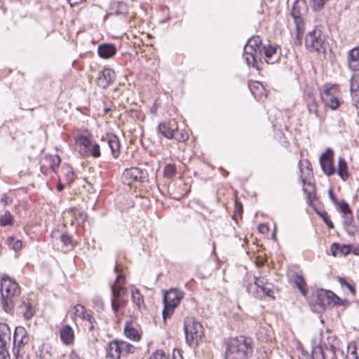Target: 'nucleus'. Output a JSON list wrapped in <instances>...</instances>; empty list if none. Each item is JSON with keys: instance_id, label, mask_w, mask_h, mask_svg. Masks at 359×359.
<instances>
[{"instance_id": "obj_1", "label": "nucleus", "mask_w": 359, "mask_h": 359, "mask_svg": "<svg viewBox=\"0 0 359 359\" xmlns=\"http://www.w3.org/2000/svg\"><path fill=\"white\" fill-rule=\"evenodd\" d=\"M252 341L243 336L231 338L226 344V359H248L252 354Z\"/></svg>"}, {"instance_id": "obj_2", "label": "nucleus", "mask_w": 359, "mask_h": 359, "mask_svg": "<svg viewBox=\"0 0 359 359\" xmlns=\"http://www.w3.org/2000/svg\"><path fill=\"white\" fill-rule=\"evenodd\" d=\"M1 293L4 310L7 313H12L20 294L18 283L8 276H3L1 280Z\"/></svg>"}, {"instance_id": "obj_3", "label": "nucleus", "mask_w": 359, "mask_h": 359, "mask_svg": "<svg viewBox=\"0 0 359 359\" xmlns=\"http://www.w3.org/2000/svg\"><path fill=\"white\" fill-rule=\"evenodd\" d=\"M309 303L313 311L321 313L327 306L342 305L343 301L332 291L320 289L312 293Z\"/></svg>"}, {"instance_id": "obj_4", "label": "nucleus", "mask_w": 359, "mask_h": 359, "mask_svg": "<svg viewBox=\"0 0 359 359\" xmlns=\"http://www.w3.org/2000/svg\"><path fill=\"white\" fill-rule=\"evenodd\" d=\"M184 331L187 343L190 346H196L204 335L202 324L192 316L184 318Z\"/></svg>"}, {"instance_id": "obj_5", "label": "nucleus", "mask_w": 359, "mask_h": 359, "mask_svg": "<svg viewBox=\"0 0 359 359\" xmlns=\"http://www.w3.org/2000/svg\"><path fill=\"white\" fill-rule=\"evenodd\" d=\"M262 41L259 36L250 38L244 47L243 57L248 65L259 69L258 60H262Z\"/></svg>"}, {"instance_id": "obj_6", "label": "nucleus", "mask_w": 359, "mask_h": 359, "mask_svg": "<svg viewBox=\"0 0 359 359\" xmlns=\"http://www.w3.org/2000/svg\"><path fill=\"white\" fill-rule=\"evenodd\" d=\"M308 11V8L304 0H296L293 4L291 15L296 25L297 44H300L301 39L304 31V17Z\"/></svg>"}, {"instance_id": "obj_7", "label": "nucleus", "mask_w": 359, "mask_h": 359, "mask_svg": "<svg viewBox=\"0 0 359 359\" xmlns=\"http://www.w3.org/2000/svg\"><path fill=\"white\" fill-rule=\"evenodd\" d=\"M134 351L135 347L132 344L123 341L113 340L107 346V358L121 359Z\"/></svg>"}, {"instance_id": "obj_8", "label": "nucleus", "mask_w": 359, "mask_h": 359, "mask_svg": "<svg viewBox=\"0 0 359 359\" xmlns=\"http://www.w3.org/2000/svg\"><path fill=\"white\" fill-rule=\"evenodd\" d=\"M183 297V292L175 289H170L164 294L163 299L164 304L163 317L164 319L170 317Z\"/></svg>"}, {"instance_id": "obj_9", "label": "nucleus", "mask_w": 359, "mask_h": 359, "mask_svg": "<svg viewBox=\"0 0 359 359\" xmlns=\"http://www.w3.org/2000/svg\"><path fill=\"white\" fill-rule=\"evenodd\" d=\"M341 93L337 84H325L321 93V99L324 104L332 109H336L340 104Z\"/></svg>"}, {"instance_id": "obj_10", "label": "nucleus", "mask_w": 359, "mask_h": 359, "mask_svg": "<svg viewBox=\"0 0 359 359\" xmlns=\"http://www.w3.org/2000/svg\"><path fill=\"white\" fill-rule=\"evenodd\" d=\"M76 143L80 147V154L84 156H91L93 158H99L101 155L100 145L93 142L90 136L79 135L76 138Z\"/></svg>"}, {"instance_id": "obj_11", "label": "nucleus", "mask_w": 359, "mask_h": 359, "mask_svg": "<svg viewBox=\"0 0 359 359\" xmlns=\"http://www.w3.org/2000/svg\"><path fill=\"white\" fill-rule=\"evenodd\" d=\"M29 337L22 327H16L14 332L13 355L16 358L22 357L25 353V347L28 344Z\"/></svg>"}, {"instance_id": "obj_12", "label": "nucleus", "mask_w": 359, "mask_h": 359, "mask_svg": "<svg viewBox=\"0 0 359 359\" xmlns=\"http://www.w3.org/2000/svg\"><path fill=\"white\" fill-rule=\"evenodd\" d=\"M112 297L111 308L114 313H117L120 308L125 307L127 304L128 290L125 286L111 285Z\"/></svg>"}, {"instance_id": "obj_13", "label": "nucleus", "mask_w": 359, "mask_h": 359, "mask_svg": "<svg viewBox=\"0 0 359 359\" xmlns=\"http://www.w3.org/2000/svg\"><path fill=\"white\" fill-rule=\"evenodd\" d=\"M324 44L325 37L318 29H314L306 36L305 45L311 51H320L324 48Z\"/></svg>"}, {"instance_id": "obj_14", "label": "nucleus", "mask_w": 359, "mask_h": 359, "mask_svg": "<svg viewBox=\"0 0 359 359\" xmlns=\"http://www.w3.org/2000/svg\"><path fill=\"white\" fill-rule=\"evenodd\" d=\"M333 151L327 148L320 157V163L324 173L331 176L335 173V168L333 164Z\"/></svg>"}, {"instance_id": "obj_15", "label": "nucleus", "mask_w": 359, "mask_h": 359, "mask_svg": "<svg viewBox=\"0 0 359 359\" xmlns=\"http://www.w3.org/2000/svg\"><path fill=\"white\" fill-rule=\"evenodd\" d=\"M11 330L9 327L3 323H0V358L6 359L8 355L6 344L11 339Z\"/></svg>"}, {"instance_id": "obj_16", "label": "nucleus", "mask_w": 359, "mask_h": 359, "mask_svg": "<svg viewBox=\"0 0 359 359\" xmlns=\"http://www.w3.org/2000/svg\"><path fill=\"white\" fill-rule=\"evenodd\" d=\"M115 79V72L109 68H105L99 73L97 84L102 88H107Z\"/></svg>"}, {"instance_id": "obj_17", "label": "nucleus", "mask_w": 359, "mask_h": 359, "mask_svg": "<svg viewBox=\"0 0 359 359\" xmlns=\"http://www.w3.org/2000/svg\"><path fill=\"white\" fill-rule=\"evenodd\" d=\"M143 172L138 168L126 169L121 179L125 184L130 185L133 182L139 181L142 177Z\"/></svg>"}, {"instance_id": "obj_18", "label": "nucleus", "mask_w": 359, "mask_h": 359, "mask_svg": "<svg viewBox=\"0 0 359 359\" xmlns=\"http://www.w3.org/2000/svg\"><path fill=\"white\" fill-rule=\"evenodd\" d=\"M18 309L26 320L32 318L36 312L34 302L29 299H22Z\"/></svg>"}, {"instance_id": "obj_19", "label": "nucleus", "mask_w": 359, "mask_h": 359, "mask_svg": "<svg viewBox=\"0 0 359 359\" xmlns=\"http://www.w3.org/2000/svg\"><path fill=\"white\" fill-rule=\"evenodd\" d=\"M262 49V59L263 58L266 63L274 64L279 60L280 53L276 46H264Z\"/></svg>"}, {"instance_id": "obj_20", "label": "nucleus", "mask_w": 359, "mask_h": 359, "mask_svg": "<svg viewBox=\"0 0 359 359\" xmlns=\"http://www.w3.org/2000/svg\"><path fill=\"white\" fill-rule=\"evenodd\" d=\"M74 316L83 320H87L90 324V329H93L95 318L92 316L90 313H87L86 308L81 304H76L74 306Z\"/></svg>"}, {"instance_id": "obj_21", "label": "nucleus", "mask_w": 359, "mask_h": 359, "mask_svg": "<svg viewBox=\"0 0 359 359\" xmlns=\"http://www.w3.org/2000/svg\"><path fill=\"white\" fill-rule=\"evenodd\" d=\"M177 128L174 123L170 122H164L158 125V132L167 139H173Z\"/></svg>"}, {"instance_id": "obj_22", "label": "nucleus", "mask_w": 359, "mask_h": 359, "mask_svg": "<svg viewBox=\"0 0 359 359\" xmlns=\"http://www.w3.org/2000/svg\"><path fill=\"white\" fill-rule=\"evenodd\" d=\"M60 337L64 344L71 345L74 341V332L70 325H66L60 328Z\"/></svg>"}, {"instance_id": "obj_23", "label": "nucleus", "mask_w": 359, "mask_h": 359, "mask_svg": "<svg viewBox=\"0 0 359 359\" xmlns=\"http://www.w3.org/2000/svg\"><path fill=\"white\" fill-rule=\"evenodd\" d=\"M106 140L111 149L112 156L116 158L120 154V142L118 137L112 133H108L106 135Z\"/></svg>"}, {"instance_id": "obj_24", "label": "nucleus", "mask_w": 359, "mask_h": 359, "mask_svg": "<svg viewBox=\"0 0 359 359\" xmlns=\"http://www.w3.org/2000/svg\"><path fill=\"white\" fill-rule=\"evenodd\" d=\"M249 89L252 94L258 100H263L266 97V93L264 86L259 81H252L249 83Z\"/></svg>"}, {"instance_id": "obj_25", "label": "nucleus", "mask_w": 359, "mask_h": 359, "mask_svg": "<svg viewBox=\"0 0 359 359\" xmlns=\"http://www.w3.org/2000/svg\"><path fill=\"white\" fill-rule=\"evenodd\" d=\"M248 292L259 299H262L266 297L274 299L272 285H265L264 287H257V288H254V290Z\"/></svg>"}, {"instance_id": "obj_26", "label": "nucleus", "mask_w": 359, "mask_h": 359, "mask_svg": "<svg viewBox=\"0 0 359 359\" xmlns=\"http://www.w3.org/2000/svg\"><path fill=\"white\" fill-rule=\"evenodd\" d=\"M348 64L351 69L359 70V46L349 50Z\"/></svg>"}, {"instance_id": "obj_27", "label": "nucleus", "mask_w": 359, "mask_h": 359, "mask_svg": "<svg viewBox=\"0 0 359 359\" xmlns=\"http://www.w3.org/2000/svg\"><path fill=\"white\" fill-rule=\"evenodd\" d=\"M299 168H300V178L302 182L303 189L304 191H307V189L305 188V185L306 184L307 180L309 179V177L312 175V170L309 167V165L308 163H306V168H303V162L300 161L299 163ZM309 197L311 195V190L308 191Z\"/></svg>"}, {"instance_id": "obj_28", "label": "nucleus", "mask_w": 359, "mask_h": 359, "mask_svg": "<svg viewBox=\"0 0 359 359\" xmlns=\"http://www.w3.org/2000/svg\"><path fill=\"white\" fill-rule=\"evenodd\" d=\"M97 51L100 57L107 59L115 55L116 48L112 44L105 43L100 45Z\"/></svg>"}, {"instance_id": "obj_29", "label": "nucleus", "mask_w": 359, "mask_h": 359, "mask_svg": "<svg viewBox=\"0 0 359 359\" xmlns=\"http://www.w3.org/2000/svg\"><path fill=\"white\" fill-rule=\"evenodd\" d=\"M124 333L126 337L131 340L139 341L140 339V334L133 327L132 320L126 321L124 326Z\"/></svg>"}, {"instance_id": "obj_30", "label": "nucleus", "mask_w": 359, "mask_h": 359, "mask_svg": "<svg viewBox=\"0 0 359 359\" xmlns=\"http://www.w3.org/2000/svg\"><path fill=\"white\" fill-rule=\"evenodd\" d=\"M350 88L353 100L355 102H359V74L352 76Z\"/></svg>"}, {"instance_id": "obj_31", "label": "nucleus", "mask_w": 359, "mask_h": 359, "mask_svg": "<svg viewBox=\"0 0 359 359\" xmlns=\"http://www.w3.org/2000/svg\"><path fill=\"white\" fill-rule=\"evenodd\" d=\"M306 101L309 113L314 114L316 118H319L318 106L316 99L313 95H308Z\"/></svg>"}, {"instance_id": "obj_32", "label": "nucleus", "mask_w": 359, "mask_h": 359, "mask_svg": "<svg viewBox=\"0 0 359 359\" xmlns=\"http://www.w3.org/2000/svg\"><path fill=\"white\" fill-rule=\"evenodd\" d=\"M338 175L344 181L349 177L346 162L342 157H339L338 161Z\"/></svg>"}, {"instance_id": "obj_33", "label": "nucleus", "mask_w": 359, "mask_h": 359, "mask_svg": "<svg viewBox=\"0 0 359 359\" xmlns=\"http://www.w3.org/2000/svg\"><path fill=\"white\" fill-rule=\"evenodd\" d=\"M132 300L136 306L140 309L144 305V297L140 290L135 287H131Z\"/></svg>"}, {"instance_id": "obj_34", "label": "nucleus", "mask_w": 359, "mask_h": 359, "mask_svg": "<svg viewBox=\"0 0 359 359\" xmlns=\"http://www.w3.org/2000/svg\"><path fill=\"white\" fill-rule=\"evenodd\" d=\"M293 281L297 287L299 288L302 294L306 297L307 293L306 284L304 278L301 275H295L293 277Z\"/></svg>"}, {"instance_id": "obj_35", "label": "nucleus", "mask_w": 359, "mask_h": 359, "mask_svg": "<svg viewBox=\"0 0 359 359\" xmlns=\"http://www.w3.org/2000/svg\"><path fill=\"white\" fill-rule=\"evenodd\" d=\"M271 285L267 280V279L264 277H259L255 278V282L252 284H250L248 287V291L254 290V288H257V287H264L265 285Z\"/></svg>"}, {"instance_id": "obj_36", "label": "nucleus", "mask_w": 359, "mask_h": 359, "mask_svg": "<svg viewBox=\"0 0 359 359\" xmlns=\"http://www.w3.org/2000/svg\"><path fill=\"white\" fill-rule=\"evenodd\" d=\"M332 250L333 255L337 256L339 252H341L343 255L348 254L349 248L346 245L341 246L339 244L333 243L332 245Z\"/></svg>"}, {"instance_id": "obj_37", "label": "nucleus", "mask_w": 359, "mask_h": 359, "mask_svg": "<svg viewBox=\"0 0 359 359\" xmlns=\"http://www.w3.org/2000/svg\"><path fill=\"white\" fill-rule=\"evenodd\" d=\"M13 217L9 211H6L4 215L0 217V224L2 226L11 225L13 224Z\"/></svg>"}, {"instance_id": "obj_38", "label": "nucleus", "mask_w": 359, "mask_h": 359, "mask_svg": "<svg viewBox=\"0 0 359 359\" xmlns=\"http://www.w3.org/2000/svg\"><path fill=\"white\" fill-rule=\"evenodd\" d=\"M7 242L9 247L13 248L15 251L20 250L22 247V241L15 240L13 236L9 237Z\"/></svg>"}, {"instance_id": "obj_39", "label": "nucleus", "mask_w": 359, "mask_h": 359, "mask_svg": "<svg viewBox=\"0 0 359 359\" xmlns=\"http://www.w3.org/2000/svg\"><path fill=\"white\" fill-rule=\"evenodd\" d=\"M358 354L356 344L355 342H351L347 346L346 359L353 358L354 355Z\"/></svg>"}, {"instance_id": "obj_40", "label": "nucleus", "mask_w": 359, "mask_h": 359, "mask_svg": "<svg viewBox=\"0 0 359 359\" xmlns=\"http://www.w3.org/2000/svg\"><path fill=\"white\" fill-rule=\"evenodd\" d=\"M176 174V168L174 164H168L164 168V176L167 178H172Z\"/></svg>"}, {"instance_id": "obj_41", "label": "nucleus", "mask_w": 359, "mask_h": 359, "mask_svg": "<svg viewBox=\"0 0 359 359\" xmlns=\"http://www.w3.org/2000/svg\"><path fill=\"white\" fill-rule=\"evenodd\" d=\"M313 359H325V353L320 346H316L313 348L311 353Z\"/></svg>"}, {"instance_id": "obj_42", "label": "nucleus", "mask_w": 359, "mask_h": 359, "mask_svg": "<svg viewBox=\"0 0 359 359\" xmlns=\"http://www.w3.org/2000/svg\"><path fill=\"white\" fill-rule=\"evenodd\" d=\"M338 281L342 288H346L352 295L355 294V287L353 285H352L351 283L347 282L343 278H339Z\"/></svg>"}, {"instance_id": "obj_43", "label": "nucleus", "mask_w": 359, "mask_h": 359, "mask_svg": "<svg viewBox=\"0 0 359 359\" xmlns=\"http://www.w3.org/2000/svg\"><path fill=\"white\" fill-rule=\"evenodd\" d=\"M92 302L93 304V307L97 309V311H102L104 309V303L102 299L98 297L95 296L93 298Z\"/></svg>"}, {"instance_id": "obj_44", "label": "nucleus", "mask_w": 359, "mask_h": 359, "mask_svg": "<svg viewBox=\"0 0 359 359\" xmlns=\"http://www.w3.org/2000/svg\"><path fill=\"white\" fill-rule=\"evenodd\" d=\"M149 359H169V357L162 350H157L151 354Z\"/></svg>"}, {"instance_id": "obj_45", "label": "nucleus", "mask_w": 359, "mask_h": 359, "mask_svg": "<svg viewBox=\"0 0 359 359\" xmlns=\"http://www.w3.org/2000/svg\"><path fill=\"white\" fill-rule=\"evenodd\" d=\"M337 205L340 207L341 211L344 214V215H351V210L347 203L342 201Z\"/></svg>"}, {"instance_id": "obj_46", "label": "nucleus", "mask_w": 359, "mask_h": 359, "mask_svg": "<svg viewBox=\"0 0 359 359\" xmlns=\"http://www.w3.org/2000/svg\"><path fill=\"white\" fill-rule=\"evenodd\" d=\"M74 217L78 224H82L87 219V214L85 212H79L74 215Z\"/></svg>"}, {"instance_id": "obj_47", "label": "nucleus", "mask_w": 359, "mask_h": 359, "mask_svg": "<svg viewBox=\"0 0 359 359\" xmlns=\"http://www.w3.org/2000/svg\"><path fill=\"white\" fill-rule=\"evenodd\" d=\"M60 241L66 246L71 245L72 244V239L67 233H63L61 235Z\"/></svg>"}, {"instance_id": "obj_48", "label": "nucleus", "mask_w": 359, "mask_h": 359, "mask_svg": "<svg viewBox=\"0 0 359 359\" xmlns=\"http://www.w3.org/2000/svg\"><path fill=\"white\" fill-rule=\"evenodd\" d=\"M125 276L122 274H118L114 283L111 285L124 286Z\"/></svg>"}, {"instance_id": "obj_49", "label": "nucleus", "mask_w": 359, "mask_h": 359, "mask_svg": "<svg viewBox=\"0 0 359 359\" xmlns=\"http://www.w3.org/2000/svg\"><path fill=\"white\" fill-rule=\"evenodd\" d=\"M326 0H312L313 1V7L314 10H320Z\"/></svg>"}, {"instance_id": "obj_50", "label": "nucleus", "mask_w": 359, "mask_h": 359, "mask_svg": "<svg viewBox=\"0 0 359 359\" xmlns=\"http://www.w3.org/2000/svg\"><path fill=\"white\" fill-rule=\"evenodd\" d=\"M353 221L352 214L344 216V224L346 226H351Z\"/></svg>"}, {"instance_id": "obj_51", "label": "nucleus", "mask_w": 359, "mask_h": 359, "mask_svg": "<svg viewBox=\"0 0 359 359\" xmlns=\"http://www.w3.org/2000/svg\"><path fill=\"white\" fill-rule=\"evenodd\" d=\"M175 139H176L179 142H184L188 138V135L186 133H181L180 136L179 137L177 135V130L175 133Z\"/></svg>"}, {"instance_id": "obj_52", "label": "nucleus", "mask_w": 359, "mask_h": 359, "mask_svg": "<svg viewBox=\"0 0 359 359\" xmlns=\"http://www.w3.org/2000/svg\"><path fill=\"white\" fill-rule=\"evenodd\" d=\"M258 230L262 233H266L269 231V227L265 224H260L258 226Z\"/></svg>"}, {"instance_id": "obj_53", "label": "nucleus", "mask_w": 359, "mask_h": 359, "mask_svg": "<svg viewBox=\"0 0 359 359\" xmlns=\"http://www.w3.org/2000/svg\"><path fill=\"white\" fill-rule=\"evenodd\" d=\"M74 173L72 171H69L66 173L65 177L69 183H71L74 180Z\"/></svg>"}, {"instance_id": "obj_54", "label": "nucleus", "mask_w": 359, "mask_h": 359, "mask_svg": "<svg viewBox=\"0 0 359 359\" xmlns=\"http://www.w3.org/2000/svg\"><path fill=\"white\" fill-rule=\"evenodd\" d=\"M1 201L5 205H8L12 203V200L8 197L6 195L2 196L1 198Z\"/></svg>"}, {"instance_id": "obj_55", "label": "nucleus", "mask_w": 359, "mask_h": 359, "mask_svg": "<svg viewBox=\"0 0 359 359\" xmlns=\"http://www.w3.org/2000/svg\"><path fill=\"white\" fill-rule=\"evenodd\" d=\"M322 217L323 218V220L328 226V228L332 229L334 227L333 223L331 222L330 219L327 218V216H324V215H322Z\"/></svg>"}, {"instance_id": "obj_56", "label": "nucleus", "mask_w": 359, "mask_h": 359, "mask_svg": "<svg viewBox=\"0 0 359 359\" xmlns=\"http://www.w3.org/2000/svg\"><path fill=\"white\" fill-rule=\"evenodd\" d=\"M328 194H329V196H330V198L331 199V201L334 203V204H339V202L337 200L336 197L334 196V193L332 191V190L330 189H329V191H328Z\"/></svg>"}, {"instance_id": "obj_57", "label": "nucleus", "mask_w": 359, "mask_h": 359, "mask_svg": "<svg viewBox=\"0 0 359 359\" xmlns=\"http://www.w3.org/2000/svg\"><path fill=\"white\" fill-rule=\"evenodd\" d=\"M52 161L55 166H58L60 163V158L58 156L55 155L53 157Z\"/></svg>"}, {"instance_id": "obj_58", "label": "nucleus", "mask_w": 359, "mask_h": 359, "mask_svg": "<svg viewBox=\"0 0 359 359\" xmlns=\"http://www.w3.org/2000/svg\"><path fill=\"white\" fill-rule=\"evenodd\" d=\"M83 0H68L69 4L73 6L80 4Z\"/></svg>"}, {"instance_id": "obj_59", "label": "nucleus", "mask_w": 359, "mask_h": 359, "mask_svg": "<svg viewBox=\"0 0 359 359\" xmlns=\"http://www.w3.org/2000/svg\"><path fill=\"white\" fill-rule=\"evenodd\" d=\"M331 354H332L331 359H338L337 356V351L336 350L332 349Z\"/></svg>"}, {"instance_id": "obj_60", "label": "nucleus", "mask_w": 359, "mask_h": 359, "mask_svg": "<svg viewBox=\"0 0 359 359\" xmlns=\"http://www.w3.org/2000/svg\"><path fill=\"white\" fill-rule=\"evenodd\" d=\"M236 209L238 212H240L242 210V205L241 204H239L237 202L236 203Z\"/></svg>"}, {"instance_id": "obj_61", "label": "nucleus", "mask_w": 359, "mask_h": 359, "mask_svg": "<svg viewBox=\"0 0 359 359\" xmlns=\"http://www.w3.org/2000/svg\"><path fill=\"white\" fill-rule=\"evenodd\" d=\"M64 188H65V186H64L63 184H59L57 185V190H58L59 191H62V190L64 189Z\"/></svg>"}, {"instance_id": "obj_62", "label": "nucleus", "mask_w": 359, "mask_h": 359, "mask_svg": "<svg viewBox=\"0 0 359 359\" xmlns=\"http://www.w3.org/2000/svg\"><path fill=\"white\" fill-rule=\"evenodd\" d=\"M69 359H81V358L76 354H71L69 355Z\"/></svg>"}, {"instance_id": "obj_63", "label": "nucleus", "mask_w": 359, "mask_h": 359, "mask_svg": "<svg viewBox=\"0 0 359 359\" xmlns=\"http://www.w3.org/2000/svg\"><path fill=\"white\" fill-rule=\"evenodd\" d=\"M276 226L274 225V231H273V233L272 235L273 238H276Z\"/></svg>"}, {"instance_id": "obj_64", "label": "nucleus", "mask_w": 359, "mask_h": 359, "mask_svg": "<svg viewBox=\"0 0 359 359\" xmlns=\"http://www.w3.org/2000/svg\"><path fill=\"white\" fill-rule=\"evenodd\" d=\"M307 184H308V185H309V187H311V189H313V186L311 185V184L309 182Z\"/></svg>"}]
</instances>
